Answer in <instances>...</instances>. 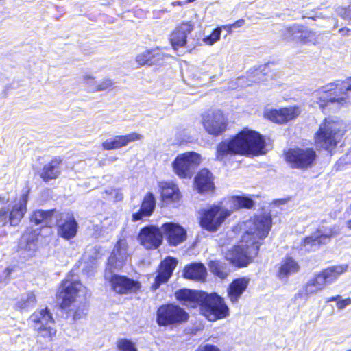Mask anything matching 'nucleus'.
<instances>
[{"instance_id":"1","label":"nucleus","mask_w":351,"mask_h":351,"mask_svg":"<svg viewBox=\"0 0 351 351\" xmlns=\"http://www.w3.org/2000/svg\"><path fill=\"white\" fill-rule=\"evenodd\" d=\"M271 227V218L268 214L256 215L246 221L239 244L226 254V259L239 267L247 265L258 254L260 241L267 237Z\"/></svg>"},{"instance_id":"2","label":"nucleus","mask_w":351,"mask_h":351,"mask_svg":"<svg viewBox=\"0 0 351 351\" xmlns=\"http://www.w3.org/2000/svg\"><path fill=\"white\" fill-rule=\"evenodd\" d=\"M264 147L265 141L259 133L245 128L232 138L218 144L216 159L223 161L228 155L258 154Z\"/></svg>"},{"instance_id":"3","label":"nucleus","mask_w":351,"mask_h":351,"mask_svg":"<svg viewBox=\"0 0 351 351\" xmlns=\"http://www.w3.org/2000/svg\"><path fill=\"white\" fill-rule=\"evenodd\" d=\"M343 124L332 118H326L315 136L317 147L330 151L343 135Z\"/></svg>"},{"instance_id":"4","label":"nucleus","mask_w":351,"mask_h":351,"mask_svg":"<svg viewBox=\"0 0 351 351\" xmlns=\"http://www.w3.org/2000/svg\"><path fill=\"white\" fill-rule=\"evenodd\" d=\"M200 302L202 314L209 321L214 322L229 315V308L223 298L216 293L204 292Z\"/></svg>"},{"instance_id":"5","label":"nucleus","mask_w":351,"mask_h":351,"mask_svg":"<svg viewBox=\"0 0 351 351\" xmlns=\"http://www.w3.org/2000/svg\"><path fill=\"white\" fill-rule=\"evenodd\" d=\"M29 190L23 191L18 200L0 209V223L5 226L8 223L12 226H17L27 212Z\"/></svg>"},{"instance_id":"6","label":"nucleus","mask_w":351,"mask_h":351,"mask_svg":"<svg viewBox=\"0 0 351 351\" xmlns=\"http://www.w3.org/2000/svg\"><path fill=\"white\" fill-rule=\"evenodd\" d=\"M282 36L287 41L297 43L317 45L323 41L321 32L310 30L302 25L294 24L282 31Z\"/></svg>"},{"instance_id":"7","label":"nucleus","mask_w":351,"mask_h":351,"mask_svg":"<svg viewBox=\"0 0 351 351\" xmlns=\"http://www.w3.org/2000/svg\"><path fill=\"white\" fill-rule=\"evenodd\" d=\"M317 154L313 148L289 149L285 153V160L293 169L306 170L315 162Z\"/></svg>"},{"instance_id":"8","label":"nucleus","mask_w":351,"mask_h":351,"mask_svg":"<svg viewBox=\"0 0 351 351\" xmlns=\"http://www.w3.org/2000/svg\"><path fill=\"white\" fill-rule=\"evenodd\" d=\"M189 314L178 305L168 304L160 306L156 312V322L159 326L180 324L189 319Z\"/></svg>"},{"instance_id":"9","label":"nucleus","mask_w":351,"mask_h":351,"mask_svg":"<svg viewBox=\"0 0 351 351\" xmlns=\"http://www.w3.org/2000/svg\"><path fill=\"white\" fill-rule=\"evenodd\" d=\"M335 227L321 226L311 235L302 241L300 250L304 252L315 251L321 245L328 243L332 237L338 234Z\"/></svg>"},{"instance_id":"10","label":"nucleus","mask_w":351,"mask_h":351,"mask_svg":"<svg viewBox=\"0 0 351 351\" xmlns=\"http://www.w3.org/2000/svg\"><path fill=\"white\" fill-rule=\"evenodd\" d=\"M231 212L219 205H213L202 210L199 224L209 232H215Z\"/></svg>"},{"instance_id":"11","label":"nucleus","mask_w":351,"mask_h":351,"mask_svg":"<svg viewBox=\"0 0 351 351\" xmlns=\"http://www.w3.org/2000/svg\"><path fill=\"white\" fill-rule=\"evenodd\" d=\"M201 162V156L195 152H185L177 156L172 166L176 175L181 178H191L193 169Z\"/></svg>"},{"instance_id":"12","label":"nucleus","mask_w":351,"mask_h":351,"mask_svg":"<svg viewBox=\"0 0 351 351\" xmlns=\"http://www.w3.org/2000/svg\"><path fill=\"white\" fill-rule=\"evenodd\" d=\"M114 270L106 269L105 278L109 281L112 289L117 293L123 295L137 292L141 287L138 281L125 276L113 274Z\"/></svg>"},{"instance_id":"13","label":"nucleus","mask_w":351,"mask_h":351,"mask_svg":"<svg viewBox=\"0 0 351 351\" xmlns=\"http://www.w3.org/2000/svg\"><path fill=\"white\" fill-rule=\"evenodd\" d=\"M86 289L79 281L65 280L62 282L59 297L62 299L61 308L66 309L76 301L77 298H85Z\"/></svg>"},{"instance_id":"14","label":"nucleus","mask_w":351,"mask_h":351,"mask_svg":"<svg viewBox=\"0 0 351 351\" xmlns=\"http://www.w3.org/2000/svg\"><path fill=\"white\" fill-rule=\"evenodd\" d=\"M29 322L43 337H51L56 332L52 327L54 320L47 308L34 312L29 317Z\"/></svg>"},{"instance_id":"15","label":"nucleus","mask_w":351,"mask_h":351,"mask_svg":"<svg viewBox=\"0 0 351 351\" xmlns=\"http://www.w3.org/2000/svg\"><path fill=\"white\" fill-rule=\"evenodd\" d=\"M202 123L205 130L214 136L223 132L227 126V120L221 111H209L202 117Z\"/></svg>"},{"instance_id":"16","label":"nucleus","mask_w":351,"mask_h":351,"mask_svg":"<svg viewBox=\"0 0 351 351\" xmlns=\"http://www.w3.org/2000/svg\"><path fill=\"white\" fill-rule=\"evenodd\" d=\"M138 239L147 250L158 248L163 241L161 230L155 226H147L142 228L138 235Z\"/></svg>"},{"instance_id":"17","label":"nucleus","mask_w":351,"mask_h":351,"mask_svg":"<svg viewBox=\"0 0 351 351\" xmlns=\"http://www.w3.org/2000/svg\"><path fill=\"white\" fill-rule=\"evenodd\" d=\"M128 256V243L125 239H119L108 260V270H119L124 265Z\"/></svg>"},{"instance_id":"18","label":"nucleus","mask_w":351,"mask_h":351,"mask_svg":"<svg viewBox=\"0 0 351 351\" xmlns=\"http://www.w3.org/2000/svg\"><path fill=\"white\" fill-rule=\"evenodd\" d=\"M161 230L169 245L177 246L186 239V231L180 224L167 222L162 225Z\"/></svg>"},{"instance_id":"19","label":"nucleus","mask_w":351,"mask_h":351,"mask_svg":"<svg viewBox=\"0 0 351 351\" xmlns=\"http://www.w3.org/2000/svg\"><path fill=\"white\" fill-rule=\"evenodd\" d=\"M177 263V260L170 256L166 258L161 262L158 273L155 278L154 282L152 285V289H157L162 284L168 281L171 276Z\"/></svg>"},{"instance_id":"20","label":"nucleus","mask_w":351,"mask_h":351,"mask_svg":"<svg viewBox=\"0 0 351 351\" xmlns=\"http://www.w3.org/2000/svg\"><path fill=\"white\" fill-rule=\"evenodd\" d=\"M300 112L301 111L299 107L290 106L271 110L268 112L267 117L273 122L284 123L295 119L299 116Z\"/></svg>"},{"instance_id":"21","label":"nucleus","mask_w":351,"mask_h":351,"mask_svg":"<svg viewBox=\"0 0 351 351\" xmlns=\"http://www.w3.org/2000/svg\"><path fill=\"white\" fill-rule=\"evenodd\" d=\"M191 23H183L178 26L170 34L169 40L174 50L184 47L186 43L187 36L193 30Z\"/></svg>"},{"instance_id":"22","label":"nucleus","mask_w":351,"mask_h":351,"mask_svg":"<svg viewBox=\"0 0 351 351\" xmlns=\"http://www.w3.org/2000/svg\"><path fill=\"white\" fill-rule=\"evenodd\" d=\"M204 292L189 289H180L175 292V297L182 305L195 307L202 300Z\"/></svg>"},{"instance_id":"23","label":"nucleus","mask_w":351,"mask_h":351,"mask_svg":"<svg viewBox=\"0 0 351 351\" xmlns=\"http://www.w3.org/2000/svg\"><path fill=\"white\" fill-rule=\"evenodd\" d=\"M141 134L132 132L126 135L116 136L113 138L108 139L102 143V147L106 150L118 149L126 146L130 143L138 141L142 138Z\"/></svg>"},{"instance_id":"24","label":"nucleus","mask_w":351,"mask_h":351,"mask_svg":"<svg viewBox=\"0 0 351 351\" xmlns=\"http://www.w3.org/2000/svg\"><path fill=\"white\" fill-rule=\"evenodd\" d=\"M338 86H339V82L337 83L328 84V85L323 86L321 90H319L316 93V96L320 95L321 93L324 94V95L319 97V104L321 108H324L325 106H328L330 104H333L335 102L339 104H343V103L345 101V98L343 97H336L331 92Z\"/></svg>"},{"instance_id":"25","label":"nucleus","mask_w":351,"mask_h":351,"mask_svg":"<svg viewBox=\"0 0 351 351\" xmlns=\"http://www.w3.org/2000/svg\"><path fill=\"white\" fill-rule=\"evenodd\" d=\"M249 279L245 277L234 280L229 285L227 292L228 297L232 303H236L247 289Z\"/></svg>"},{"instance_id":"26","label":"nucleus","mask_w":351,"mask_h":351,"mask_svg":"<svg viewBox=\"0 0 351 351\" xmlns=\"http://www.w3.org/2000/svg\"><path fill=\"white\" fill-rule=\"evenodd\" d=\"M223 69V63L220 59L210 58L203 64L199 73L208 75L209 80H213L221 75Z\"/></svg>"},{"instance_id":"27","label":"nucleus","mask_w":351,"mask_h":351,"mask_svg":"<svg viewBox=\"0 0 351 351\" xmlns=\"http://www.w3.org/2000/svg\"><path fill=\"white\" fill-rule=\"evenodd\" d=\"M155 205L156 201L153 194L148 193L145 196L139 210L133 213L132 221H137L149 217L154 210Z\"/></svg>"},{"instance_id":"28","label":"nucleus","mask_w":351,"mask_h":351,"mask_svg":"<svg viewBox=\"0 0 351 351\" xmlns=\"http://www.w3.org/2000/svg\"><path fill=\"white\" fill-rule=\"evenodd\" d=\"M195 184L200 193L213 191L215 188L213 174L208 169H202L195 178Z\"/></svg>"},{"instance_id":"29","label":"nucleus","mask_w":351,"mask_h":351,"mask_svg":"<svg viewBox=\"0 0 351 351\" xmlns=\"http://www.w3.org/2000/svg\"><path fill=\"white\" fill-rule=\"evenodd\" d=\"M61 162L60 158H56L43 166L40 176L44 182L56 179L60 176Z\"/></svg>"},{"instance_id":"30","label":"nucleus","mask_w":351,"mask_h":351,"mask_svg":"<svg viewBox=\"0 0 351 351\" xmlns=\"http://www.w3.org/2000/svg\"><path fill=\"white\" fill-rule=\"evenodd\" d=\"M77 231V223L73 217H67L64 221L58 224V234L61 237L69 240L73 238Z\"/></svg>"},{"instance_id":"31","label":"nucleus","mask_w":351,"mask_h":351,"mask_svg":"<svg viewBox=\"0 0 351 351\" xmlns=\"http://www.w3.org/2000/svg\"><path fill=\"white\" fill-rule=\"evenodd\" d=\"M298 263L291 257H286L280 263L278 272L280 279H287L290 275L297 273L299 271Z\"/></svg>"},{"instance_id":"32","label":"nucleus","mask_w":351,"mask_h":351,"mask_svg":"<svg viewBox=\"0 0 351 351\" xmlns=\"http://www.w3.org/2000/svg\"><path fill=\"white\" fill-rule=\"evenodd\" d=\"M184 277L195 280L205 279L207 271L205 266L201 263H193L186 266L184 270Z\"/></svg>"},{"instance_id":"33","label":"nucleus","mask_w":351,"mask_h":351,"mask_svg":"<svg viewBox=\"0 0 351 351\" xmlns=\"http://www.w3.org/2000/svg\"><path fill=\"white\" fill-rule=\"evenodd\" d=\"M38 234L37 231H26L22 236L20 241V247L25 250L34 252L37 245Z\"/></svg>"},{"instance_id":"34","label":"nucleus","mask_w":351,"mask_h":351,"mask_svg":"<svg viewBox=\"0 0 351 351\" xmlns=\"http://www.w3.org/2000/svg\"><path fill=\"white\" fill-rule=\"evenodd\" d=\"M160 188L163 199L176 201L179 199V190L176 184L172 182H160Z\"/></svg>"},{"instance_id":"35","label":"nucleus","mask_w":351,"mask_h":351,"mask_svg":"<svg viewBox=\"0 0 351 351\" xmlns=\"http://www.w3.org/2000/svg\"><path fill=\"white\" fill-rule=\"evenodd\" d=\"M36 303V300L34 293L28 292L21 295L20 299L15 304V307L21 311H25L33 308Z\"/></svg>"},{"instance_id":"36","label":"nucleus","mask_w":351,"mask_h":351,"mask_svg":"<svg viewBox=\"0 0 351 351\" xmlns=\"http://www.w3.org/2000/svg\"><path fill=\"white\" fill-rule=\"evenodd\" d=\"M347 265H337L328 267L322 271L328 284L333 282L337 278L346 271Z\"/></svg>"},{"instance_id":"37","label":"nucleus","mask_w":351,"mask_h":351,"mask_svg":"<svg viewBox=\"0 0 351 351\" xmlns=\"http://www.w3.org/2000/svg\"><path fill=\"white\" fill-rule=\"evenodd\" d=\"M209 269L212 274L221 279L226 278L230 273L227 265L225 263L218 261H210L209 263Z\"/></svg>"},{"instance_id":"38","label":"nucleus","mask_w":351,"mask_h":351,"mask_svg":"<svg viewBox=\"0 0 351 351\" xmlns=\"http://www.w3.org/2000/svg\"><path fill=\"white\" fill-rule=\"evenodd\" d=\"M53 213V210H38L33 213L30 217V221L38 225L42 223H47L49 219L51 218Z\"/></svg>"},{"instance_id":"39","label":"nucleus","mask_w":351,"mask_h":351,"mask_svg":"<svg viewBox=\"0 0 351 351\" xmlns=\"http://www.w3.org/2000/svg\"><path fill=\"white\" fill-rule=\"evenodd\" d=\"M232 204L234 208H251L254 206V202L249 197L237 196L232 198Z\"/></svg>"},{"instance_id":"40","label":"nucleus","mask_w":351,"mask_h":351,"mask_svg":"<svg viewBox=\"0 0 351 351\" xmlns=\"http://www.w3.org/2000/svg\"><path fill=\"white\" fill-rule=\"evenodd\" d=\"M320 291L318 289L317 285L314 282L313 279H311L306 285L305 289L304 291H300L297 294H295V298H302L304 295L305 296H308L310 294H313L316 293L317 291Z\"/></svg>"},{"instance_id":"41","label":"nucleus","mask_w":351,"mask_h":351,"mask_svg":"<svg viewBox=\"0 0 351 351\" xmlns=\"http://www.w3.org/2000/svg\"><path fill=\"white\" fill-rule=\"evenodd\" d=\"M222 27H217L213 32L203 38V42L207 45H213L221 37Z\"/></svg>"},{"instance_id":"42","label":"nucleus","mask_w":351,"mask_h":351,"mask_svg":"<svg viewBox=\"0 0 351 351\" xmlns=\"http://www.w3.org/2000/svg\"><path fill=\"white\" fill-rule=\"evenodd\" d=\"M166 58H168V56L165 55L163 53L160 52L158 50L152 49V57L149 66L162 65L163 64L164 60Z\"/></svg>"},{"instance_id":"43","label":"nucleus","mask_w":351,"mask_h":351,"mask_svg":"<svg viewBox=\"0 0 351 351\" xmlns=\"http://www.w3.org/2000/svg\"><path fill=\"white\" fill-rule=\"evenodd\" d=\"M114 84V82L108 78L102 80L97 85H90V91L97 92L107 90L111 88Z\"/></svg>"},{"instance_id":"44","label":"nucleus","mask_w":351,"mask_h":351,"mask_svg":"<svg viewBox=\"0 0 351 351\" xmlns=\"http://www.w3.org/2000/svg\"><path fill=\"white\" fill-rule=\"evenodd\" d=\"M119 351H137L135 344L130 340L123 339L117 342Z\"/></svg>"},{"instance_id":"45","label":"nucleus","mask_w":351,"mask_h":351,"mask_svg":"<svg viewBox=\"0 0 351 351\" xmlns=\"http://www.w3.org/2000/svg\"><path fill=\"white\" fill-rule=\"evenodd\" d=\"M151 57L152 50H145L136 56V60L137 63L141 66H143L145 64L149 66Z\"/></svg>"},{"instance_id":"46","label":"nucleus","mask_w":351,"mask_h":351,"mask_svg":"<svg viewBox=\"0 0 351 351\" xmlns=\"http://www.w3.org/2000/svg\"><path fill=\"white\" fill-rule=\"evenodd\" d=\"M337 13L342 19L348 21V24L351 25V3L347 7L339 8Z\"/></svg>"},{"instance_id":"47","label":"nucleus","mask_w":351,"mask_h":351,"mask_svg":"<svg viewBox=\"0 0 351 351\" xmlns=\"http://www.w3.org/2000/svg\"><path fill=\"white\" fill-rule=\"evenodd\" d=\"M313 280L317 285L318 289H319L320 290H322L324 287V286L326 284H328L322 272L317 274L315 278H313Z\"/></svg>"},{"instance_id":"48","label":"nucleus","mask_w":351,"mask_h":351,"mask_svg":"<svg viewBox=\"0 0 351 351\" xmlns=\"http://www.w3.org/2000/svg\"><path fill=\"white\" fill-rule=\"evenodd\" d=\"M84 84L87 86L88 88L90 90V85H97V82L95 81V78L90 75V74H85L83 76Z\"/></svg>"},{"instance_id":"49","label":"nucleus","mask_w":351,"mask_h":351,"mask_svg":"<svg viewBox=\"0 0 351 351\" xmlns=\"http://www.w3.org/2000/svg\"><path fill=\"white\" fill-rule=\"evenodd\" d=\"M245 80H246V77H239L237 79L236 82H231L230 83V86L229 87L230 88H236V84L238 86H245Z\"/></svg>"},{"instance_id":"50","label":"nucleus","mask_w":351,"mask_h":351,"mask_svg":"<svg viewBox=\"0 0 351 351\" xmlns=\"http://www.w3.org/2000/svg\"><path fill=\"white\" fill-rule=\"evenodd\" d=\"M196 351H221L218 347L212 344L199 346Z\"/></svg>"},{"instance_id":"51","label":"nucleus","mask_w":351,"mask_h":351,"mask_svg":"<svg viewBox=\"0 0 351 351\" xmlns=\"http://www.w3.org/2000/svg\"><path fill=\"white\" fill-rule=\"evenodd\" d=\"M350 304H351V299L350 298L340 299V300H337V306L339 309H343Z\"/></svg>"},{"instance_id":"52","label":"nucleus","mask_w":351,"mask_h":351,"mask_svg":"<svg viewBox=\"0 0 351 351\" xmlns=\"http://www.w3.org/2000/svg\"><path fill=\"white\" fill-rule=\"evenodd\" d=\"M85 311L86 309L84 306L76 310L73 313V319L77 320L80 319L84 315L86 314Z\"/></svg>"},{"instance_id":"53","label":"nucleus","mask_w":351,"mask_h":351,"mask_svg":"<svg viewBox=\"0 0 351 351\" xmlns=\"http://www.w3.org/2000/svg\"><path fill=\"white\" fill-rule=\"evenodd\" d=\"M340 89L343 95H346L348 91H351V82L344 84H342L341 82Z\"/></svg>"},{"instance_id":"54","label":"nucleus","mask_w":351,"mask_h":351,"mask_svg":"<svg viewBox=\"0 0 351 351\" xmlns=\"http://www.w3.org/2000/svg\"><path fill=\"white\" fill-rule=\"evenodd\" d=\"M245 24V20L243 19H241L239 20H237L236 22L232 24V26H233L234 28H237L242 27Z\"/></svg>"},{"instance_id":"55","label":"nucleus","mask_w":351,"mask_h":351,"mask_svg":"<svg viewBox=\"0 0 351 351\" xmlns=\"http://www.w3.org/2000/svg\"><path fill=\"white\" fill-rule=\"evenodd\" d=\"M339 32L343 36H348L350 34V29L347 27H343L339 30Z\"/></svg>"},{"instance_id":"56","label":"nucleus","mask_w":351,"mask_h":351,"mask_svg":"<svg viewBox=\"0 0 351 351\" xmlns=\"http://www.w3.org/2000/svg\"><path fill=\"white\" fill-rule=\"evenodd\" d=\"M221 27H222V29L226 30L228 33H231L232 29L234 28L233 26H232V24L223 25V26H221Z\"/></svg>"},{"instance_id":"57","label":"nucleus","mask_w":351,"mask_h":351,"mask_svg":"<svg viewBox=\"0 0 351 351\" xmlns=\"http://www.w3.org/2000/svg\"><path fill=\"white\" fill-rule=\"evenodd\" d=\"M340 298H341V297H340L339 295L332 296V297L328 298L326 300V302H330L336 301V300H337L338 299H339Z\"/></svg>"},{"instance_id":"58","label":"nucleus","mask_w":351,"mask_h":351,"mask_svg":"<svg viewBox=\"0 0 351 351\" xmlns=\"http://www.w3.org/2000/svg\"><path fill=\"white\" fill-rule=\"evenodd\" d=\"M184 4H185L184 1H174L172 3L173 6L183 5Z\"/></svg>"},{"instance_id":"59","label":"nucleus","mask_w":351,"mask_h":351,"mask_svg":"<svg viewBox=\"0 0 351 351\" xmlns=\"http://www.w3.org/2000/svg\"><path fill=\"white\" fill-rule=\"evenodd\" d=\"M12 271H14V268L8 267L5 271V272L6 273V276L10 275Z\"/></svg>"},{"instance_id":"60","label":"nucleus","mask_w":351,"mask_h":351,"mask_svg":"<svg viewBox=\"0 0 351 351\" xmlns=\"http://www.w3.org/2000/svg\"><path fill=\"white\" fill-rule=\"evenodd\" d=\"M350 82H351V76L350 77H348L345 81L342 82V84L349 83Z\"/></svg>"},{"instance_id":"61","label":"nucleus","mask_w":351,"mask_h":351,"mask_svg":"<svg viewBox=\"0 0 351 351\" xmlns=\"http://www.w3.org/2000/svg\"><path fill=\"white\" fill-rule=\"evenodd\" d=\"M3 200V198L0 196V202Z\"/></svg>"},{"instance_id":"62","label":"nucleus","mask_w":351,"mask_h":351,"mask_svg":"<svg viewBox=\"0 0 351 351\" xmlns=\"http://www.w3.org/2000/svg\"><path fill=\"white\" fill-rule=\"evenodd\" d=\"M347 351H351V350H347Z\"/></svg>"}]
</instances>
